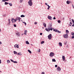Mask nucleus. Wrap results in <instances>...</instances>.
<instances>
[{
    "mask_svg": "<svg viewBox=\"0 0 74 74\" xmlns=\"http://www.w3.org/2000/svg\"><path fill=\"white\" fill-rule=\"evenodd\" d=\"M28 51L29 52V53H32V51L29 50H28Z\"/></svg>",
    "mask_w": 74,
    "mask_h": 74,
    "instance_id": "obj_24",
    "label": "nucleus"
},
{
    "mask_svg": "<svg viewBox=\"0 0 74 74\" xmlns=\"http://www.w3.org/2000/svg\"><path fill=\"white\" fill-rule=\"evenodd\" d=\"M25 16H24L23 15H21V18H22V17H25Z\"/></svg>",
    "mask_w": 74,
    "mask_h": 74,
    "instance_id": "obj_28",
    "label": "nucleus"
},
{
    "mask_svg": "<svg viewBox=\"0 0 74 74\" xmlns=\"http://www.w3.org/2000/svg\"><path fill=\"white\" fill-rule=\"evenodd\" d=\"M11 21L12 23H13L14 22H16V20L15 19H14V18H12V19H11Z\"/></svg>",
    "mask_w": 74,
    "mask_h": 74,
    "instance_id": "obj_7",
    "label": "nucleus"
},
{
    "mask_svg": "<svg viewBox=\"0 0 74 74\" xmlns=\"http://www.w3.org/2000/svg\"><path fill=\"white\" fill-rule=\"evenodd\" d=\"M70 23H71V24H73V23H71V22H70Z\"/></svg>",
    "mask_w": 74,
    "mask_h": 74,
    "instance_id": "obj_53",
    "label": "nucleus"
},
{
    "mask_svg": "<svg viewBox=\"0 0 74 74\" xmlns=\"http://www.w3.org/2000/svg\"><path fill=\"white\" fill-rule=\"evenodd\" d=\"M9 4L10 6H12V3H9Z\"/></svg>",
    "mask_w": 74,
    "mask_h": 74,
    "instance_id": "obj_31",
    "label": "nucleus"
},
{
    "mask_svg": "<svg viewBox=\"0 0 74 74\" xmlns=\"http://www.w3.org/2000/svg\"><path fill=\"white\" fill-rule=\"evenodd\" d=\"M42 33H40V35H42Z\"/></svg>",
    "mask_w": 74,
    "mask_h": 74,
    "instance_id": "obj_47",
    "label": "nucleus"
},
{
    "mask_svg": "<svg viewBox=\"0 0 74 74\" xmlns=\"http://www.w3.org/2000/svg\"><path fill=\"white\" fill-rule=\"evenodd\" d=\"M59 44L60 47H62V43L59 42Z\"/></svg>",
    "mask_w": 74,
    "mask_h": 74,
    "instance_id": "obj_13",
    "label": "nucleus"
},
{
    "mask_svg": "<svg viewBox=\"0 0 74 74\" xmlns=\"http://www.w3.org/2000/svg\"><path fill=\"white\" fill-rule=\"evenodd\" d=\"M33 0H29V1L28 2V5L29 6H32L33 5V2H32Z\"/></svg>",
    "mask_w": 74,
    "mask_h": 74,
    "instance_id": "obj_2",
    "label": "nucleus"
},
{
    "mask_svg": "<svg viewBox=\"0 0 74 74\" xmlns=\"http://www.w3.org/2000/svg\"><path fill=\"white\" fill-rule=\"evenodd\" d=\"M26 43L27 44H29V42L27 41H26Z\"/></svg>",
    "mask_w": 74,
    "mask_h": 74,
    "instance_id": "obj_22",
    "label": "nucleus"
},
{
    "mask_svg": "<svg viewBox=\"0 0 74 74\" xmlns=\"http://www.w3.org/2000/svg\"><path fill=\"white\" fill-rule=\"evenodd\" d=\"M1 60H0V64H1Z\"/></svg>",
    "mask_w": 74,
    "mask_h": 74,
    "instance_id": "obj_42",
    "label": "nucleus"
},
{
    "mask_svg": "<svg viewBox=\"0 0 74 74\" xmlns=\"http://www.w3.org/2000/svg\"><path fill=\"white\" fill-rule=\"evenodd\" d=\"M72 7H73V8H74V6L73 5H72Z\"/></svg>",
    "mask_w": 74,
    "mask_h": 74,
    "instance_id": "obj_51",
    "label": "nucleus"
},
{
    "mask_svg": "<svg viewBox=\"0 0 74 74\" xmlns=\"http://www.w3.org/2000/svg\"><path fill=\"white\" fill-rule=\"evenodd\" d=\"M70 1H66V3L67 4H70Z\"/></svg>",
    "mask_w": 74,
    "mask_h": 74,
    "instance_id": "obj_23",
    "label": "nucleus"
},
{
    "mask_svg": "<svg viewBox=\"0 0 74 74\" xmlns=\"http://www.w3.org/2000/svg\"><path fill=\"white\" fill-rule=\"evenodd\" d=\"M18 55H20V56H21L22 55V53H21V52H19L18 53Z\"/></svg>",
    "mask_w": 74,
    "mask_h": 74,
    "instance_id": "obj_18",
    "label": "nucleus"
},
{
    "mask_svg": "<svg viewBox=\"0 0 74 74\" xmlns=\"http://www.w3.org/2000/svg\"><path fill=\"white\" fill-rule=\"evenodd\" d=\"M43 25L44 26V27H46V26H47V25H46V24H45V23H43Z\"/></svg>",
    "mask_w": 74,
    "mask_h": 74,
    "instance_id": "obj_16",
    "label": "nucleus"
},
{
    "mask_svg": "<svg viewBox=\"0 0 74 74\" xmlns=\"http://www.w3.org/2000/svg\"><path fill=\"white\" fill-rule=\"evenodd\" d=\"M58 23H60L61 22V21H60V20H58Z\"/></svg>",
    "mask_w": 74,
    "mask_h": 74,
    "instance_id": "obj_34",
    "label": "nucleus"
},
{
    "mask_svg": "<svg viewBox=\"0 0 74 74\" xmlns=\"http://www.w3.org/2000/svg\"><path fill=\"white\" fill-rule=\"evenodd\" d=\"M34 24L35 25H37V22H35L34 23Z\"/></svg>",
    "mask_w": 74,
    "mask_h": 74,
    "instance_id": "obj_37",
    "label": "nucleus"
},
{
    "mask_svg": "<svg viewBox=\"0 0 74 74\" xmlns=\"http://www.w3.org/2000/svg\"><path fill=\"white\" fill-rule=\"evenodd\" d=\"M71 35H72V36H73L72 37V38H74V32H72L71 33Z\"/></svg>",
    "mask_w": 74,
    "mask_h": 74,
    "instance_id": "obj_8",
    "label": "nucleus"
},
{
    "mask_svg": "<svg viewBox=\"0 0 74 74\" xmlns=\"http://www.w3.org/2000/svg\"><path fill=\"white\" fill-rule=\"evenodd\" d=\"M70 25V26H71V25Z\"/></svg>",
    "mask_w": 74,
    "mask_h": 74,
    "instance_id": "obj_55",
    "label": "nucleus"
},
{
    "mask_svg": "<svg viewBox=\"0 0 74 74\" xmlns=\"http://www.w3.org/2000/svg\"><path fill=\"white\" fill-rule=\"evenodd\" d=\"M14 27H16V24H14Z\"/></svg>",
    "mask_w": 74,
    "mask_h": 74,
    "instance_id": "obj_39",
    "label": "nucleus"
},
{
    "mask_svg": "<svg viewBox=\"0 0 74 74\" xmlns=\"http://www.w3.org/2000/svg\"><path fill=\"white\" fill-rule=\"evenodd\" d=\"M38 52H40V49H39V51H38Z\"/></svg>",
    "mask_w": 74,
    "mask_h": 74,
    "instance_id": "obj_45",
    "label": "nucleus"
},
{
    "mask_svg": "<svg viewBox=\"0 0 74 74\" xmlns=\"http://www.w3.org/2000/svg\"><path fill=\"white\" fill-rule=\"evenodd\" d=\"M52 62H56V60L55 59H52Z\"/></svg>",
    "mask_w": 74,
    "mask_h": 74,
    "instance_id": "obj_29",
    "label": "nucleus"
},
{
    "mask_svg": "<svg viewBox=\"0 0 74 74\" xmlns=\"http://www.w3.org/2000/svg\"><path fill=\"white\" fill-rule=\"evenodd\" d=\"M52 24H49L48 29L47 28H45V30L47 32H50V30H52L53 29L52 28Z\"/></svg>",
    "mask_w": 74,
    "mask_h": 74,
    "instance_id": "obj_1",
    "label": "nucleus"
},
{
    "mask_svg": "<svg viewBox=\"0 0 74 74\" xmlns=\"http://www.w3.org/2000/svg\"><path fill=\"white\" fill-rule=\"evenodd\" d=\"M49 56L51 57H53V56H54V53L53 52L50 53Z\"/></svg>",
    "mask_w": 74,
    "mask_h": 74,
    "instance_id": "obj_3",
    "label": "nucleus"
},
{
    "mask_svg": "<svg viewBox=\"0 0 74 74\" xmlns=\"http://www.w3.org/2000/svg\"><path fill=\"white\" fill-rule=\"evenodd\" d=\"M13 63H17L18 62H16V61H13Z\"/></svg>",
    "mask_w": 74,
    "mask_h": 74,
    "instance_id": "obj_36",
    "label": "nucleus"
},
{
    "mask_svg": "<svg viewBox=\"0 0 74 74\" xmlns=\"http://www.w3.org/2000/svg\"><path fill=\"white\" fill-rule=\"evenodd\" d=\"M2 2L3 1V2H5V0H2Z\"/></svg>",
    "mask_w": 74,
    "mask_h": 74,
    "instance_id": "obj_40",
    "label": "nucleus"
},
{
    "mask_svg": "<svg viewBox=\"0 0 74 74\" xmlns=\"http://www.w3.org/2000/svg\"><path fill=\"white\" fill-rule=\"evenodd\" d=\"M53 19H56V18L55 17H53Z\"/></svg>",
    "mask_w": 74,
    "mask_h": 74,
    "instance_id": "obj_46",
    "label": "nucleus"
},
{
    "mask_svg": "<svg viewBox=\"0 0 74 74\" xmlns=\"http://www.w3.org/2000/svg\"><path fill=\"white\" fill-rule=\"evenodd\" d=\"M72 21V22H73V25H72V26H74V20L73 19H71Z\"/></svg>",
    "mask_w": 74,
    "mask_h": 74,
    "instance_id": "obj_14",
    "label": "nucleus"
},
{
    "mask_svg": "<svg viewBox=\"0 0 74 74\" xmlns=\"http://www.w3.org/2000/svg\"><path fill=\"white\" fill-rule=\"evenodd\" d=\"M42 74H45V73H44V72H42Z\"/></svg>",
    "mask_w": 74,
    "mask_h": 74,
    "instance_id": "obj_44",
    "label": "nucleus"
},
{
    "mask_svg": "<svg viewBox=\"0 0 74 74\" xmlns=\"http://www.w3.org/2000/svg\"><path fill=\"white\" fill-rule=\"evenodd\" d=\"M66 34H69V31L67 30H66Z\"/></svg>",
    "mask_w": 74,
    "mask_h": 74,
    "instance_id": "obj_17",
    "label": "nucleus"
},
{
    "mask_svg": "<svg viewBox=\"0 0 74 74\" xmlns=\"http://www.w3.org/2000/svg\"><path fill=\"white\" fill-rule=\"evenodd\" d=\"M42 29H44V27H42Z\"/></svg>",
    "mask_w": 74,
    "mask_h": 74,
    "instance_id": "obj_56",
    "label": "nucleus"
},
{
    "mask_svg": "<svg viewBox=\"0 0 74 74\" xmlns=\"http://www.w3.org/2000/svg\"><path fill=\"white\" fill-rule=\"evenodd\" d=\"M10 61H11V62H14V61H13V60H12L10 59Z\"/></svg>",
    "mask_w": 74,
    "mask_h": 74,
    "instance_id": "obj_38",
    "label": "nucleus"
},
{
    "mask_svg": "<svg viewBox=\"0 0 74 74\" xmlns=\"http://www.w3.org/2000/svg\"><path fill=\"white\" fill-rule=\"evenodd\" d=\"M47 6H48V7L49 6L48 5H47Z\"/></svg>",
    "mask_w": 74,
    "mask_h": 74,
    "instance_id": "obj_50",
    "label": "nucleus"
},
{
    "mask_svg": "<svg viewBox=\"0 0 74 74\" xmlns=\"http://www.w3.org/2000/svg\"><path fill=\"white\" fill-rule=\"evenodd\" d=\"M62 59L64 61L65 60V57L64 56H62Z\"/></svg>",
    "mask_w": 74,
    "mask_h": 74,
    "instance_id": "obj_15",
    "label": "nucleus"
},
{
    "mask_svg": "<svg viewBox=\"0 0 74 74\" xmlns=\"http://www.w3.org/2000/svg\"><path fill=\"white\" fill-rule=\"evenodd\" d=\"M51 7V6H49L48 7V8H47V10H49V8Z\"/></svg>",
    "mask_w": 74,
    "mask_h": 74,
    "instance_id": "obj_35",
    "label": "nucleus"
},
{
    "mask_svg": "<svg viewBox=\"0 0 74 74\" xmlns=\"http://www.w3.org/2000/svg\"><path fill=\"white\" fill-rule=\"evenodd\" d=\"M7 62L8 63H10V60H7Z\"/></svg>",
    "mask_w": 74,
    "mask_h": 74,
    "instance_id": "obj_30",
    "label": "nucleus"
},
{
    "mask_svg": "<svg viewBox=\"0 0 74 74\" xmlns=\"http://www.w3.org/2000/svg\"><path fill=\"white\" fill-rule=\"evenodd\" d=\"M9 4V3H7V2H5V5H7V4Z\"/></svg>",
    "mask_w": 74,
    "mask_h": 74,
    "instance_id": "obj_25",
    "label": "nucleus"
},
{
    "mask_svg": "<svg viewBox=\"0 0 74 74\" xmlns=\"http://www.w3.org/2000/svg\"><path fill=\"white\" fill-rule=\"evenodd\" d=\"M44 41H42L41 42V44H44Z\"/></svg>",
    "mask_w": 74,
    "mask_h": 74,
    "instance_id": "obj_32",
    "label": "nucleus"
},
{
    "mask_svg": "<svg viewBox=\"0 0 74 74\" xmlns=\"http://www.w3.org/2000/svg\"><path fill=\"white\" fill-rule=\"evenodd\" d=\"M57 70L58 71H60L61 70V69L59 66L57 67Z\"/></svg>",
    "mask_w": 74,
    "mask_h": 74,
    "instance_id": "obj_12",
    "label": "nucleus"
},
{
    "mask_svg": "<svg viewBox=\"0 0 74 74\" xmlns=\"http://www.w3.org/2000/svg\"><path fill=\"white\" fill-rule=\"evenodd\" d=\"M8 23L9 24H10V23H11V22L10 21V19H9L8 20Z\"/></svg>",
    "mask_w": 74,
    "mask_h": 74,
    "instance_id": "obj_21",
    "label": "nucleus"
},
{
    "mask_svg": "<svg viewBox=\"0 0 74 74\" xmlns=\"http://www.w3.org/2000/svg\"><path fill=\"white\" fill-rule=\"evenodd\" d=\"M55 67H58V65H55Z\"/></svg>",
    "mask_w": 74,
    "mask_h": 74,
    "instance_id": "obj_41",
    "label": "nucleus"
},
{
    "mask_svg": "<svg viewBox=\"0 0 74 74\" xmlns=\"http://www.w3.org/2000/svg\"><path fill=\"white\" fill-rule=\"evenodd\" d=\"M52 36V34H50L48 36V38L49 40H51V37Z\"/></svg>",
    "mask_w": 74,
    "mask_h": 74,
    "instance_id": "obj_6",
    "label": "nucleus"
},
{
    "mask_svg": "<svg viewBox=\"0 0 74 74\" xmlns=\"http://www.w3.org/2000/svg\"><path fill=\"white\" fill-rule=\"evenodd\" d=\"M5 0V1H8V0Z\"/></svg>",
    "mask_w": 74,
    "mask_h": 74,
    "instance_id": "obj_52",
    "label": "nucleus"
},
{
    "mask_svg": "<svg viewBox=\"0 0 74 74\" xmlns=\"http://www.w3.org/2000/svg\"><path fill=\"white\" fill-rule=\"evenodd\" d=\"M48 18L49 19H50V20H51V19H52V18L51 16H48Z\"/></svg>",
    "mask_w": 74,
    "mask_h": 74,
    "instance_id": "obj_9",
    "label": "nucleus"
},
{
    "mask_svg": "<svg viewBox=\"0 0 74 74\" xmlns=\"http://www.w3.org/2000/svg\"><path fill=\"white\" fill-rule=\"evenodd\" d=\"M19 17H17L15 19H15L16 20V21H18V18Z\"/></svg>",
    "mask_w": 74,
    "mask_h": 74,
    "instance_id": "obj_26",
    "label": "nucleus"
},
{
    "mask_svg": "<svg viewBox=\"0 0 74 74\" xmlns=\"http://www.w3.org/2000/svg\"><path fill=\"white\" fill-rule=\"evenodd\" d=\"M53 31L55 32H58V33H61V31H59L58 29H54Z\"/></svg>",
    "mask_w": 74,
    "mask_h": 74,
    "instance_id": "obj_4",
    "label": "nucleus"
},
{
    "mask_svg": "<svg viewBox=\"0 0 74 74\" xmlns=\"http://www.w3.org/2000/svg\"><path fill=\"white\" fill-rule=\"evenodd\" d=\"M24 23L25 25H26V23L25 22H24Z\"/></svg>",
    "mask_w": 74,
    "mask_h": 74,
    "instance_id": "obj_43",
    "label": "nucleus"
},
{
    "mask_svg": "<svg viewBox=\"0 0 74 74\" xmlns=\"http://www.w3.org/2000/svg\"><path fill=\"white\" fill-rule=\"evenodd\" d=\"M2 44V43L0 41V45H1Z\"/></svg>",
    "mask_w": 74,
    "mask_h": 74,
    "instance_id": "obj_48",
    "label": "nucleus"
},
{
    "mask_svg": "<svg viewBox=\"0 0 74 74\" xmlns=\"http://www.w3.org/2000/svg\"><path fill=\"white\" fill-rule=\"evenodd\" d=\"M1 29H0V32H1Z\"/></svg>",
    "mask_w": 74,
    "mask_h": 74,
    "instance_id": "obj_54",
    "label": "nucleus"
},
{
    "mask_svg": "<svg viewBox=\"0 0 74 74\" xmlns=\"http://www.w3.org/2000/svg\"><path fill=\"white\" fill-rule=\"evenodd\" d=\"M21 18L20 17L18 18V20L19 21H21Z\"/></svg>",
    "mask_w": 74,
    "mask_h": 74,
    "instance_id": "obj_27",
    "label": "nucleus"
},
{
    "mask_svg": "<svg viewBox=\"0 0 74 74\" xmlns=\"http://www.w3.org/2000/svg\"><path fill=\"white\" fill-rule=\"evenodd\" d=\"M45 4L46 5H48V4H47V3H45Z\"/></svg>",
    "mask_w": 74,
    "mask_h": 74,
    "instance_id": "obj_49",
    "label": "nucleus"
},
{
    "mask_svg": "<svg viewBox=\"0 0 74 74\" xmlns=\"http://www.w3.org/2000/svg\"><path fill=\"white\" fill-rule=\"evenodd\" d=\"M14 47L15 48H19V46L17 45H14Z\"/></svg>",
    "mask_w": 74,
    "mask_h": 74,
    "instance_id": "obj_11",
    "label": "nucleus"
},
{
    "mask_svg": "<svg viewBox=\"0 0 74 74\" xmlns=\"http://www.w3.org/2000/svg\"><path fill=\"white\" fill-rule=\"evenodd\" d=\"M16 34L17 35V36L19 37L20 36V34L19 32H17L16 33Z\"/></svg>",
    "mask_w": 74,
    "mask_h": 74,
    "instance_id": "obj_10",
    "label": "nucleus"
},
{
    "mask_svg": "<svg viewBox=\"0 0 74 74\" xmlns=\"http://www.w3.org/2000/svg\"><path fill=\"white\" fill-rule=\"evenodd\" d=\"M64 37L65 38H68V34H65L64 35Z\"/></svg>",
    "mask_w": 74,
    "mask_h": 74,
    "instance_id": "obj_5",
    "label": "nucleus"
},
{
    "mask_svg": "<svg viewBox=\"0 0 74 74\" xmlns=\"http://www.w3.org/2000/svg\"><path fill=\"white\" fill-rule=\"evenodd\" d=\"M14 54H16L17 55H18V54H17L18 53L16 51H14Z\"/></svg>",
    "mask_w": 74,
    "mask_h": 74,
    "instance_id": "obj_20",
    "label": "nucleus"
},
{
    "mask_svg": "<svg viewBox=\"0 0 74 74\" xmlns=\"http://www.w3.org/2000/svg\"><path fill=\"white\" fill-rule=\"evenodd\" d=\"M27 32V30L25 31L24 32V34H25V35H26Z\"/></svg>",
    "mask_w": 74,
    "mask_h": 74,
    "instance_id": "obj_19",
    "label": "nucleus"
},
{
    "mask_svg": "<svg viewBox=\"0 0 74 74\" xmlns=\"http://www.w3.org/2000/svg\"><path fill=\"white\" fill-rule=\"evenodd\" d=\"M22 1H23V0H20V3H22Z\"/></svg>",
    "mask_w": 74,
    "mask_h": 74,
    "instance_id": "obj_33",
    "label": "nucleus"
}]
</instances>
